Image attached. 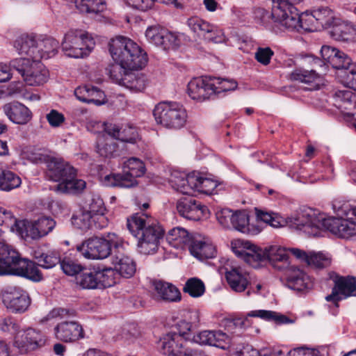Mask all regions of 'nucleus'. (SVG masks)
<instances>
[{
    "instance_id": "1",
    "label": "nucleus",
    "mask_w": 356,
    "mask_h": 356,
    "mask_svg": "<svg viewBox=\"0 0 356 356\" xmlns=\"http://www.w3.org/2000/svg\"><path fill=\"white\" fill-rule=\"evenodd\" d=\"M290 226L303 230L313 236H318L320 231L327 229L341 238H349L356 234V225L342 218L330 217L327 218L317 216L309 208L302 209L288 218Z\"/></svg>"
},
{
    "instance_id": "2",
    "label": "nucleus",
    "mask_w": 356,
    "mask_h": 356,
    "mask_svg": "<svg viewBox=\"0 0 356 356\" xmlns=\"http://www.w3.org/2000/svg\"><path fill=\"white\" fill-rule=\"evenodd\" d=\"M127 227L138 238L140 253L150 254L157 251L164 235V229L159 223H149L143 217L136 215L127 220Z\"/></svg>"
},
{
    "instance_id": "3",
    "label": "nucleus",
    "mask_w": 356,
    "mask_h": 356,
    "mask_svg": "<svg viewBox=\"0 0 356 356\" xmlns=\"http://www.w3.org/2000/svg\"><path fill=\"white\" fill-rule=\"evenodd\" d=\"M15 275L38 282L42 273L32 261L19 257L17 252L0 242V275Z\"/></svg>"
},
{
    "instance_id": "4",
    "label": "nucleus",
    "mask_w": 356,
    "mask_h": 356,
    "mask_svg": "<svg viewBox=\"0 0 356 356\" xmlns=\"http://www.w3.org/2000/svg\"><path fill=\"white\" fill-rule=\"evenodd\" d=\"M109 51L114 61L125 65L129 70H139L145 66L147 57L145 52L133 40L117 36L109 42Z\"/></svg>"
},
{
    "instance_id": "5",
    "label": "nucleus",
    "mask_w": 356,
    "mask_h": 356,
    "mask_svg": "<svg viewBox=\"0 0 356 356\" xmlns=\"http://www.w3.org/2000/svg\"><path fill=\"white\" fill-rule=\"evenodd\" d=\"M119 248L122 250V241L114 233H108L104 238H90L77 247L84 257L90 259H105Z\"/></svg>"
},
{
    "instance_id": "6",
    "label": "nucleus",
    "mask_w": 356,
    "mask_h": 356,
    "mask_svg": "<svg viewBox=\"0 0 356 356\" xmlns=\"http://www.w3.org/2000/svg\"><path fill=\"white\" fill-rule=\"evenodd\" d=\"M10 67L16 70L29 86H39L45 83L49 76V71L40 60L17 58L11 60Z\"/></svg>"
},
{
    "instance_id": "7",
    "label": "nucleus",
    "mask_w": 356,
    "mask_h": 356,
    "mask_svg": "<svg viewBox=\"0 0 356 356\" xmlns=\"http://www.w3.org/2000/svg\"><path fill=\"white\" fill-rule=\"evenodd\" d=\"M122 173L111 174L105 177V181L111 186L122 188L134 187L138 184L137 177H140L145 172V166L143 162L131 157L124 163Z\"/></svg>"
},
{
    "instance_id": "8",
    "label": "nucleus",
    "mask_w": 356,
    "mask_h": 356,
    "mask_svg": "<svg viewBox=\"0 0 356 356\" xmlns=\"http://www.w3.org/2000/svg\"><path fill=\"white\" fill-rule=\"evenodd\" d=\"M157 123L169 129H180L186 122V110L176 102H163L158 104L153 111Z\"/></svg>"
},
{
    "instance_id": "9",
    "label": "nucleus",
    "mask_w": 356,
    "mask_h": 356,
    "mask_svg": "<svg viewBox=\"0 0 356 356\" xmlns=\"http://www.w3.org/2000/svg\"><path fill=\"white\" fill-rule=\"evenodd\" d=\"M93 39L80 30L68 31L62 42V49L68 57L79 58L86 56L93 49Z\"/></svg>"
},
{
    "instance_id": "10",
    "label": "nucleus",
    "mask_w": 356,
    "mask_h": 356,
    "mask_svg": "<svg viewBox=\"0 0 356 356\" xmlns=\"http://www.w3.org/2000/svg\"><path fill=\"white\" fill-rule=\"evenodd\" d=\"M275 3L272 8V15L282 26L290 30H309L303 22L305 17L309 16L307 14L300 15L292 2Z\"/></svg>"
},
{
    "instance_id": "11",
    "label": "nucleus",
    "mask_w": 356,
    "mask_h": 356,
    "mask_svg": "<svg viewBox=\"0 0 356 356\" xmlns=\"http://www.w3.org/2000/svg\"><path fill=\"white\" fill-rule=\"evenodd\" d=\"M334 286L331 294L325 297L327 302H332L337 306L339 301L350 296H356V278L354 277H343L332 272L329 273Z\"/></svg>"
},
{
    "instance_id": "12",
    "label": "nucleus",
    "mask_w": 356,
    "mask_h": 356,
    "mask_svg": "<svg viewBox=\"0 0 356 356\" xmlns=\"http://www.w3.org/2000/svg\"><path fill=\"white\" fill-rule=\"evenodd\" d=\"M235 254L254 268H258L265 261V251L249 241L238 240L232 242Z\"/></svg>"
},
{
    "instance_id": "13",
    "label": "nucleus",
    "mask_w": 356,
    "mask_h": 356,
    "mask_svg": "<svg viewBox=\"0 0 356 356\" xmlns=\"http://www.w3.org/2000/svg\"><path fill=\"white\" fill-rule=\"evenodd\" d=\"M46 339L44 335L38 330L28 327L19 330L14 337L13 345L21 350H34L43 346Z\"/></svg>"
},
{
    "instance_id": "14",
    "label": "nucleus",
    "mask_w": 356,
    "mask_h": 356,
    "mask_svg": "<svg viewBox=\"0 0 356 356\" xmlns=\"http://www.w3.org/2000/svg\"><path fill=\"white\" fill-rule=\"evenodd\" d=\"M145 36L149 42L161 47L165 50L176 49L180 44V40L175 34L160 26L147 28Z\"/></svg>"
},
{
    "instance_id": "15",
    "label": "nucleus",
    "mask_w": 356,
    "mask_h": 356,
    "mask_svg": "<svg viewBox=\"0 0 356 356\" xmlns=\"http://www.w3.org/2000/svg\"><path fill=\"white\" fill-rule=\"evenodd\" d=\"M24 224L20 236L23 238L39 239L51 232L56 223L52 218L42 216L33 222L24 220Z\"/></svg>"
},
{
    "instance_id": "16",
    "label": "nucleus",
    "mask_w": 356,
    "mask_h": 356,
    "mask_svg": "<svg viewBox=\"0 0 356 356\" xmlns=\"http://www.w3.org/2000/svg\"><path fill=\"white\" fill-rule=\"evenodd\" d=\"M193 343L213 346L227 350L231 346V339L221 330H203L193 335L191 338Z\"/></svg>"
},
{
    "instance_id": "17",
    "label": "nucleus",
    "mask_w": 356,
    "mask_h": 356,
    "mask_svg": "<svg viewBox=\"0 0 356 356\" xmlns=\"http://www.w3.org/2000/svg\"><path fill=\"white\" fill-rule=\"evenodd\" d=\"M212 76H202L193 79L188 84V95L193 99L204 101L214 95L216 83Z\"/></svg>"
},
{
    "instance_id": "18",
    "label": "nucleus",
    "mask_w": 356,
    "mask_h": 356,
    "mask_svg": "<svg viewBox=\"0 0 356 356\" xmlns=\"http://www.w3.org/2000/svg\"><path fill=\"white\" fill-rule=\"evenodd\" d=\"M75 168L63 160L51 158L47 165V177L54 181L63 183L75 173Z\"/></svg>"
},
{
    "instance_id": "19",
    "label": "nucleus",
    "mask_w": 356,
    "mask_h": 356,
    "mask_svg": "<svg viewBox=\"0 0 356 356\" xmlns=\"http://www.w3.org/2000/svg\"><path fill=\"white\" fill-rule=\"evenodd\" d=\"M55 337L65 343L75 342L84 337L82 326L76 321H63L54 328Z\"/></svg>"
},
{
    "instance_id": "20",
    "label": "nucleus",
    "mask_w": 356,
    "mask_h": 356,
    "mask_svg": "<svg viewBox=\"0 0 356 356\" xmlns=\"http://www.w3.org/2000/svg\"><path fill=\"white\" fill-rule=\"evenodd\" d=\"M177 210L184 218L198 220L204 215L205 207L191 196L180 198L177 202Z\"/></svg>"
},
{
    "instance_id": "21",
    "label": "nucleus",
    "mask_w": 356,
    "mask_h": 356,
    "mask_svg": "<svg viewBox=\"0 0 356 356\" xmlns=\"http://www.w3.org/2000/svg\"><path fill=\"white\" fill-rule=\"evenodd\" d=\"M2 298L4 305L13 313L24 312L31 303V300L25 292L15 289L6 291Z\"/></svg>"
},
{
    "instance_id": "22",
    "label": "nucleus",
    "mask_w": 356,
    "mask_h": 356,
    "mask_svg": "<svg viewBox=\"0 0 356 356\" xmlns=\"http://www.w3.org/2000/svg\"><path fill=\"white\" fill-rule=\"evenodd\" d=\"M310 277L303 270L291 267L286 273V286L294 291H303L312 287Z\"/></svg>"
},
{
    "instance_id": "23",
    "label": "nucleus",
    "mask_w": 356,
    "mask_h": 356,
    "mask_svg": "<svg viewBox=\"0 0 356 356\" xmlns=\"http://www.w3.org/2000/svg\"><path fill=\"white\" fill-rule=\"evenodd\" d=\"M14 46L19 54L27 56L31 60L41 59L38 40L34 36L23 35L15 40Z\"/></svg>"
},
{
    "instance_id": "24",
    "label": "nucleus",
    "mask_w": 356,
    "mask_h": 356,
    "mask_svg": "<svg viewBox=\"0 0 356 356\" xmlns=\"http://www.w3.org/2000/svg\"><path fill=\"white\" fill-rule=\"evenodd\" d=\"M113 264L115 270L122 277L129 278L136 272V264L134 261L125 254L124 248H119L114 252Z\"/></svg>"
},
{
    "instance_id": "25",
    "label": "nucleus",
    "mask_w": 356,
    "mask_h": 356,
    "mask_svg": "<svg viewBox=\"0 0 356 356\" xmlns=\"http://www.w3.org/2000/svg\"><path fill=\"white\" fill-rule=\"evenodd\" d=\"M4 111L12 122L18 124H25L32 118L31 111L24 104L19 102L6 104L4 106Z\"/></svg>"
},
{
    "instance_id": "26",
    "label": "nucleus",
    "mask_w": 356,
    "mask_h": 356,
    "mask_svg": "<svg viewBox=\"0 0 356 356\" xmlns=\"http://www.w3.org/2000/svg\"><path fill=\"white\" fill-rule=\"evenodd\" d=\"M229 287L236 293L245 291L249 284L248 275L241 268H233L225 273Z\"/></svg>"
},
{
    "instance_id": "27",
    "label": "nucleus",
    "mask_w": 356,
    "mask_h": 356,
    "mask_svg": "<svg viewBox=\"0 0 356 356\" xmlns=\"http://www.w3.org/2000/svg\"><path fill=\"white\" fill-rule=\"evenodd\" d=\"M154 291L158 297L168 302H176L181 300V293L173 284L161 280L153 282Z\"/></svg>"
},
{
    "instance_id": "28",
    "label": "nucleus",
    "mask_w": 356,
    "mask_h": 356,
    "mask_svg": "<svg viewBox=\"0 0 356 356\" xmlns=\"http://www.w3.org/2000/svg\"><path fill=\"white\" fill-rule=\"evenodd\" d=\"M264 251L265 261H268L274 268L279 270L285 268L289 256L284 248L277 245H271L264 248Z\"/></svg>"
},
{
    "instance_id": "29",
    "label": "nucleus",
    "mask_w": 356,
    "mask_h": 356,
    "mask_svg": "<svg viewBox=\"0 0 356 356\" xmlns=\"http://www.w3.org/2000/svg\"><path fill=\"white\" fill-rule=\"evenodd\" d=\"M188 248L191 254L200 260L213 258L216 254L215 247L202 239L193 238Z\"/></svg>"
},
{
    "instance_id": "30",
    "label": "nucleus",
    "mask_w": 356,
    "mask_h": 356,
    "mask_svg": "<svg viewBox=\"0 0 356 356\" xmlns=\"http://www.w3.org/2000/svg\"><path fill=\"white\" fill-rule=\"evenodd\" d=\"M192 239L188 231L179 227L171 229L166 236L168 243L177 249H184L189 246Z\"/></svg>"
},
{
    "instance_id": "31",
    "label": "nucleus",
    "mask_w": 356,
    "mask_h": 356,
    "mask_svg": "<svg viewBox=\"0 0 356 356\" xmlns=\"http://www.w3.org/2000/svg\"><path fill=\"white\" fill-rule=\"evenodd\" d=\"M74 95L81 102L101 105L102 102L98 98L102 97L104 92L97 87L88 85L76 88Z\"/></svg>"
},
{
    "instance_id": "32",
    "label": "nucleus",
    "mask_w": 356,
    "mask_h": 356,
    "mask_svg": "<svg viewBox=\"0 0 356 356\" xmlns=\"http://www.w3.org/2000/svg\"><path fill=\"white\" fill-rule=\"evenodd\" d=\"M76 170L66 181L59 183L54 187V191L59 193L79 194L83 191L86 187V182L81 179H76Z\"/></svg>"
},
{
    "instance_id": "33",
    "label": "nucleus",
    "mask_w": 356,
    "mask_h": 356,
    "mask_svg": "<svg viewBox=\"0 0 356 356\" xmlns=\"http://www.w3.org/2000/svg\"><path fill=\"white\" fill-rule=\"evenodd\" d=\"M24 225V220H17L10 211L0 207V226L4 229L15 232L20 235Z\"/></svg>"
},
{
    "instance_id": "34",
    "label": "nucleus",
    "mask_w": 356,
    "mask_h": 356,
    "mask_svg": "<svg viewBox=\"0 0 356 356\" xmlns=\"http://www.w3.org/2000/svg\"><path fill=\"white\" fill-rule=\"evenodd\" d=\"M104 131L113 139L131 143H134L136 142V139L138 136L134 127H129V131L131 132V136L128 137L124 134L125 131H121L118 125L111 123H106L104 124Z\"/></svg>"
},
{
    "instance_id": "35",
    "label": "nucleus",
    "mask_w": 356,
    "mask_h": 356,
    "mask_svg": "<svg viewBox=\"0 0 356 356\" xmlns=\"http://www.w3.org/2000/svg\"><path fill=\"white\" fill-rule=\"evenodd\" d=\"M134 70H129L127 74H125L122 86L129 88L135 92H140L143 90L147 84V79L144 74L140 73H136Z\"/></svg>"
},
{
    "instance_id": "36",
    "label": "nucleus",
    "mask_w": 356,
    "mask_h": 356,
    "mask_svg": "<svg viewBox=\"0 0 356 356\" xmlns=\"http://www.w3.org/2000/svg\"><path fill=\"white\" fill-rule=\"evenodd\" d=\"M33 257L38 261V265L44 268H51L61 261L60 254L56 250L48 251L46 253L35 250Z\"/></svg>"
},
{
    "instance_id": "37",
    "label": "nucleus",
    "mask_w": 356,
    "mask_h": 356,
    "mask_svg": "<svg viewBox=\"0 0 356 356\" xmlns=\"http://www.w3.org/2000/svg\"><path fill=\"white\" fill-rule=\"evenodd\" d=\"M187 24L200 38L211 39L207 33H211L213 25L196 17L188 19Z\"/></svg>"
},
{
    "instance_id": "38",
    "label": "nucleus",
    "mask_w": 356,
    "mask_h": 356,
    "mask_svg": "<svg viewBox=\"0 0 356 356\" xmlns=\"http://www.w3.org/2000/svg\"><path fill=\"white\" fill-rule=\"evenodd\" d=\"M76 8L81 13L97 14L106 9L104 0H76Z\"/></svg>"
},
{
    "instance_id": "39",
    "label": "nucleus",
    "mask_w": 356,
    "mask_h": 356,
    "mask_svg": "<svg viewBox=\"0 0 356 356\" xmlns=\"http://www.w3.org/2000/svg\"><path fill=\"white\" fill-rule=\"evenodd\" d=\"M334 98L335 104L339 108L348 110L354 103L356 93L350 89L337 90L334 93Z\"/></svg>"
},
{
    "instance_id": "40",
    "label": "nucleus",
    "mask_w": 356,
    "mask_h": 356,
    "mask_svg": "<svg viewBox=\"0 0 356 356\" xmlns=\"http://www.w3.org/2000/svg\"><path fill=\"white\" fill-rule=\"evenodd\" d=\"M58 47V42L52 38H47L38 41V50L42 56L41 59H47L54 56Z\"/></svg>"
},
{
    "instance_id": "41",
    "label": "nucleus",
    "mask_w": 356,
    "mask_h": 356,
    "mask_svg": "<svg viewBox=\"0 0 356 356\" xmlns=\"http://www.w3.org/2000/svg\"><path fill=\"white\" fill-rule=\"evenodd\" d=\"M250 317H258L268 321H274L277 324H284L290 322L288 317L284 315H279L276 312L269 310H254L247 314Z\"/></svg>"
},
{
    "instance_id": "42",
    "label": "nucleus",
    "mask_w": 356,
    "mask_h": 356,
    "mask_svg": "<svg viewBox=\"0 0 356 356\" xmlns=\"http://www.w3.org/2000/svg\"><path fill=\"white\" fill-rule=\"evenodd\" d=\"M249 216L245 211L233 212L232 227L243 233H250Z\"/></svg>"
},
{
    "instance_id": "43",
    "label": "nucleus",
    "mask_w": 356,
    "mask_h": 356,
    "mask_svg": "<svg viewBox=\"0 0 356 356\" xmlns=\"http://www.w3.org/2000/svg\"><path fill=\"white\" fill-rule=\"evenodd\" d=\"M115 62L106 68V72L113 82L122 86L125 74H127L130 70L126 67L125 65H122L120 62Z\"/></svg>"
},
{
    "instance_id": "44",
    "label": "nucleus",
    "mask_w": 356,
    "mask_h": 356,
    "mask_svg": "<svg viewBox=\"0 0 356 356\" xmlns=\"http://www.w3.org/2000/svg\"><path fill=\"white\" fill-rule=\"evenodd\" d=\"M21 184V179L14 172L4 170L0 177V190L9 191Z\"/></svg>"
},
{
    "instance_id": "45",
    "label": "nucleus",
    "mask_w": 356,
    "mask_h": 356,
    "mask_svg": "<svg viewBox=\"0 0 356 356\" xmlns=\"http://www.w3.org/2000/svg\"><path fill=\"white\" fill-rule=\"evenodd\" d=\"M84 207L93 215H103L106 210L103 200L96 194L88 195L86 200Z\"/></svg>"
},
{
    "instance_id": "46",
    "label": "nucleus",
    "mask_w": 356,
    "mask_h": 356,
    "mask_svg": "<svg viewBox=\"0 0 356 356\" xmlns=\"http://www.w3.org/2000/svg\"><path fill=\"white\" fill-rule=\"evenodd\" d=\"M183 290L191 296L197 298L204 294L205 287L202 280L196 277H193L187 280Z\"/></svg>"
},
{
    "instance_id": "47",
    "label": "nucleus",
    "mask_w": 356,
    "mask_h": 356,
    "mask_svg": "<svg viewBox=\"0 0 356 356\" xmlns=\"http://www.w3.org/2000/svg\"><path fill=\"white\" fill-rule=\"evenodd\" d=\"M257 220L263 221L273 227H279L282 225V218L275 213L255 208Z\"/></svg>"
},
{
    "instance_id": "48",
    "label": "nucleus",
    "mask_w": 356,
    "mask_h": 356,
    "mask_svg": "<svg viewBox=\"0 0 356 356\" xmlns=\"http://www.w3.org/2000/svg\"><path fill=\"white\" fill-rule=\"evenodd\" d=\"M331 264V257L321 252H310V257L308 266L316 268H327Z\"/></svg>"
},
{
    "instance_id": "49",
    "label": "nucleus",
    "mask_w": 356,
    "mask_h": 356,
    "mask_svg": "<svg viewBox=\"0 0 356 356\" xmlns=\"http://www.w3.org/2000/svg\"><path fill=\"white\" fill-rule=\"evenodd\" d=\"M315 19L321 26H328L332 22L333 13L327 7L320 8L312 12L309 18Z\"/></svg>"
},
{
    "instance_id": "50",
    "label": "nucleus",
    "mask_w": 356,
    "mask_h": 356,
    "mask_svg": "<svg viewBox=\"0 0 356 356\" xmlns=\"http://www.w3.org/2000/svg\"><path fill=\"white\" fill-rule=\"evenodd\" d=\"M94 215L84 207L80 211L72 216L73 223L82 229H88L91 225V220Z\"/></svg>"
},
{
    "instance_id": "51",
    "label": "nucleus",
    "mask_w": 356,
    "mask_h": 356,
    "mask_svg": "<svg viewBox=\"0 0 356 356\" xmlns=\"http://www.w3.org/2000/svg\"><path fill=\"white\" fill-rule=\"evenodd\" d=\"M96 271L85 272L77 278V283L83 289H93L99 288Z\"/></svg>"
},
{
    "instance_id": "52",
    "label": "nucleus",
    "mask_w": 356,
    "mask_h": 356,
    "mask_svg": "<svg viewBox=\"0 0 356 356\" xmlns=\"http://www.w3.org/2000/svg\"><path fill=\"white\" fill-rule=\"evenodd\" d=\"M318 78V74L315 70L310 71L305 70H296L290 74V79L294 81H299L302 83H309L314 81Z\"/></svg>"
},
{
    "instance_id": "53",
    "label": "nucleus",
    "mask_w": 356,
    "mask_h": 356,
    "mask_svg": "<svg viewBox=\"0 0 356 356\" xmlns=\"http://www.w3.org/2000/svg\"><path fill=\"white\" fill-rule=\"evenodd\" d=\"M97 278L99 288H107L111 286L114 283V272L111 268H105L102 270H97Z\"/></svg>"
},
{
    "instance_id": "54",
    "label": "nucleus",
    "mask_w": 356,
    "mask_h": 356,
    "mask_svg": "<svg viewBox=\"0 0 356 356\" xmlns=\"http://www.w3.org/2000/svg\"><path fill=\"white\" fill-rule=\"evenodd\" d=\"M333 208L336 211L337 215H344L347 217V218H343L344 220H347L352 222H354L356 225V222L350 220L353 218H356V207H352L350 204L348 203H344L341 205L339 204V202H334L333 204ZM353 234L352 236H353ZM356 235V234H355Z\"/></svg>"
},
{
    "instance_id": "55",
    "label": "nucleus",
    "mask_w": 356,
    "mask_h": 356,
    "mask_svg": "<svg viewBox=\"0 0 356 356\" xmlns=\"http://www.w3.org/2000/svg\"><path fill=\"white\" fill-rule=\"evenodd\" d=\"M19 330V325L12 317H0V330L2 332L12 334L15 337Z\"/></svg>"
},
{
    "instance_id": "56",
    "label": "nucleus",
    "mask_w": 356,
    "mask_h": 356,
    "mask_svg": "<svg viewBox=\"0 0 356 356\" xmlns=\"http://www.w3.org/2000/svg\"><path fill=\"white\" fill-rule=\"evenodd\" d=\"M336 58V64H330L333 68L341 70L342 73H345L354 64L352 59L344 52L338 50V54L334 57Z\"/></svg>"
},
{
    "instance_id": "57",
    "label": "nucleus",
    "mask_w": 356,
    "mask_h": 356,
    "mask_svg": "<svg viewBox=\"0 0 356 356\" xmlns=\"http://www.w3.org/2000/svg\"><path fill=\"white\" fill-rule=\"evenodd\" d=\"M212 82L216 83V86L214 90V94H218L221 92H226V91H230L234 90L237 88V83L231 79H220L217 77H213Z\"/></svg>"
},
{
    "instance_id": "58",
    "label": "nucleus",
    "mask_w": 356,
    "mask_h": 356,
    "mask_svg": "<svg viewBox=\"0 0 356 356\" xmlns=\"http://www.w3.org/2000/svg\"><path fill=\"white\" fill-rule=\"evenodd\" d=\"M27 160L35 164L47 163L52 158L47 155L44 150L33 149L26 152Z\"/></svg>"
},
{
    "instance_id": "59",
    "label": "nucleus",
    "mask_w": 356,
    "mask_h": 356,
    "mask_svg": "<svg viewBox=\"0 0 356 356\" xmlns=\"http://www.w3.org/2000/svg\"><path fill=\"white\" fill-rule=\"evenodd\" d=\"M186 180L187 175L186 176L176 172L172 174L170 178V182L177 191H180L184 194H190Z\"/></svg>"
},
{
    "instance_id": "60",
    "label": "nucleus",
    "mask_w": 356,
    "mask_h": 356,
    "mask_svg": "<svg viewBox=\"0 0 356 356\" xmlns=\"http://www.w3.org/2000/svg\"><path fill=\"white\" fill-rule=\"evenodd\" d=\"M97 152L104 157H111L117 151V145L111 139H107L104 143L98 142Z\"/></svg>"
},
{
    "instance_id": "61",
    "label": "nucleus",
    "mask_w": 356,
    "mask_h": 356,
    "mask_svg": "<svg viewBox=\"0 0 356 356\" xmlns=\"http://www.w3.org/2000/svg\"><path fill=\"white\" fill-rule=\"evenodd\" d=\"M60 264L63 272L70 276L76 275L83 269L81 264L70 259H64Z\"/></svg>"
},
{
    "instance_id": "62",
    "label": "nucleus",
    "mask_w": 356,
    "mask_h": 356,
    "mask_svg": "<svg viewBox=\"0 0 356 356\" xmlns=\"http://www.w3.org/2000/svg\"><path fill=\"white\" fill-rule=\"evenodd\" d=\"M273 55L274 52L270 47H258L254 53V58L259 63L268 65Z\"/></svg>"
},
{
    "instance_id": "63",
    "label": "nucleus",
    "mask_w": 356,
    "mask_h": 356,
    "mask_svg": "<svg viewBox=\"0 0 356 356\" xmlns=\"http://www.w3.org/2000/svg\"><path fill=\"white\" fill-rule=\"evenodd\" d=\"M246 321L241 318H225L222 321V325L227 332H234L236 329L244 328Z\"/></svg>"
},
{
    "instance_id": "64",
    "label": "nucleus",
    "mask_w": 356,
    "mask_h": 356,
    "mask_svg": "<svg viewBox=\"0 0 356 356\" xmlns=\"http://www.w3.org/2000/svg\"><path fill=\"white\" fill-rule=\"evenodd\" d=\"M233 211L229 209H223L216 213L218 222L225 228L232 227Z\"/></svg>"
}]
</instances>
